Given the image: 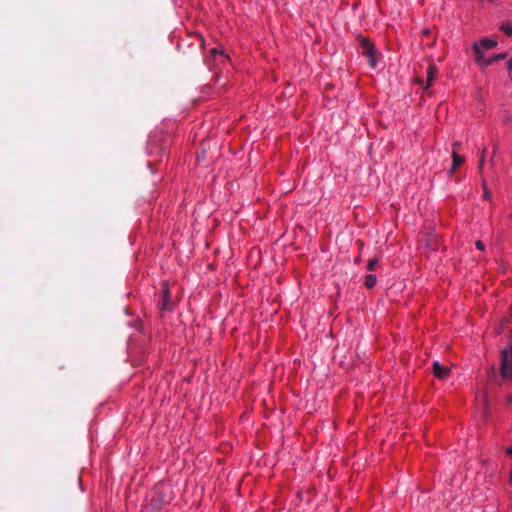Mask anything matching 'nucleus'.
<instances>
[{
	"mask_svg": "<svg viewBox=\"0 0 512 512\" xmlns=\"http://www.w3.org/2000/svg\"><path fill=\"white\" fill-rule=\"evenodd\" d=\"M479 45L483 46L485 49H490L495 47L497 45V42L493 39L483 38L480 40Z\"/></svg>",
	"mask_w": 512,
	"mask_h": 512,
	"instance_id": "nucleus-7",
	"label": "nucleus"
},
{
	"mask_svg": "<svg viewBox=\"0 0 512 512\" xmlns=\"http://www.w3.org/2000/svg\"><path fill=\"white\" fill-rule=\"evenodd\" d=\"M473 50L475 52V60H476V62L478 64L485 65V62L487 61V59H485L483 53L481 52L480 45L478 43H475L473 45Z\"/></svg>",
	"mask_w": 512,
	"mask_h": 512,
	"instance_id": "nucleus-4",
	"label": "nucleus"
},
{
	"mask_svg": "<svg viewBox=\"0 0 512 512\" xmlns=\"http://www.w3.org/2000/svg\"><path fill=\"white\" fill-rule=\"evenodd\" d=\"M495 154H496V149L493 152V155H492V158H491V162H493V158H495Z\"/></svg>",
	"mask_w": 512,
	"mask_h": 512,
	"instance_id": "nucleus-22",
	"label": "nucleus"
},
{
	"mask_svg": "<svg viewBox=\"0 0 512 512\" xmlns=\"http://www.w3.org/2000/svg\"><path fill=\"white\" fill-rule=\"evenodd\" d=\"M457 167H454V164H452V167L449 171L450 174L454 173Z\"/></svg>",
	"mask_w": 512,
	"mask_h": 512,
	"instance_id": "nucleus-19",
	"label": "nucleus"
},
{
	"mask_svg": "<svg viewBox=\"0 0 512 512\" xmlns=\"http://www.w3.org/2000/svg\"><path fill=\"white\" fill-rule=\"evenodd\" d=\"M217 55H221L224 59H226L227 57L223 55V52L222 51H218L217 48H213L210 50V56L209 57H213L215 58Z\"/></svg>",
	"mask_w": 512,
	"mask_h": 512,
	"instance_id": "nucleus-13",
	"label": "nucleus"
},
{
	"mask_svg": "<svg viewBox=\"0 0 512 512\" xmlns=\"http://www.w3.org/2000/svg\"><path fill=\"white\" fill-rule=\"evenodd\" d=\"M437 74V68L434 64H430L427 71V87H430L433 83V80Z\"/></svg>",
	"mask_w": 512,
	"mask_h": 512,
	"instance_id": "nucleus-5",
	"label": "nucleus"
},
{
	"mask_svg": "<svg viewBox=\"0 0 512 512\" xmlns=\"http://www.w3.org/2000/svg\"><path fill=\"white\" fill-rule=\"evenodd\" d=\"M484 198H485V199H490V198H491V193H490V191L485 190V192H484Z\"/></svg>",
	"mask_w": 512,
	"mask_h": 512,
	"instance_id": "nucleus-16",
	"label": "nucleus"
},
{
	"mask_svg": "<svg viewBox=\"0 0 512 512\" xmlns=\"http://www.w3.org/2000/svg\"><path fill=\"white\" fill-rule=\"evenodd\" d=\"M501 374L505 378H512V346L502 351Z\"/></svg>",
	"mask_w": 512,
	"mask_h": 512,
	"instance_id": "nucleus-1",
	"label": "nucleus"
},
{
	"mask_svg": "<svg viewBox=\"0 0 512 512\" xmlns=\"http://www.w3.org/2000/svg\"><path fill=\"white\" fill-rule=\"evenodd\" d=\"M484 160H485V158H483V157L480 158L479 165H478V168L480 171L483 169Z\"/></svg>",
	"mask_w": 512,
	"mask_h": 512,
	"instance_id": "nucleus-15",
	"label": "nucleus"
},
{
	"mask_svg": "<svg viewBox=\"0 0 512 512\" xmlns=\"http://www.w3.org/2000/svg\"><path fill=\"white\" fill-rule=\"evenodd\" d=\"M486 153H487V148L485 147V148L482 150L481 157L485 158Z\"/></svg>",
	"mask_w": 512,
	"mask_h": 512,
	"instance_id": "nucleus-18",
	"label": "nucleus"
},
{
	"mask_svg": "<svg viewBox=\"0 0 512 512\" xmlns=\"http://www.w3.org/2000/svg\"><path fill=\"white\" fill-rule=\"evenodd\" d=\"M362 52L368 58L369 65L371 68H375L377 66V59L375 56L374 46L368 41L363 39L361 42Z\"/></svg>",
	"mask_w": 512,
	"mask_h": 512,
	"instance_id": "nucleus-2",
	"label": "nucleus"
},
{
	"mask_svg": "<svg viewBox=\"0 0 512 512\" xmlns=\"http://www.w3.org/2000/svg\"><path fill=\"white\" fill-rule=\"evenodd\" d=\"M507 68L512 71V57L509 59V61L507 62Z\"/></svg>",
	"mask_w": 512,
	"mask_h": 512,
	"instance_id": "nucleus-17",
	"label": "nucleus"
},
{
	"mask_svg": "<svg viewBox=\"0 0 512 512\" xmlns=\"http://www.w3.org/2000/svg\"><path fill=\"white\" fill-rule=\"evenodd\" d=\"M376 282L377 280L375 275L369 274L365 278V286L369 289L373 288L376 285Z\"/></svg>",
	"mask_w": 512,
	"mask_h": 512,
	"instance_id": "nucleus-9",
	"label": "nucleus"
},
{
	"mask_svg": "<svg viewBox=\"0 0 512 512\" xmlns=\"http://www.w3.org/2000/svg\"><path fill=\"white\" fill-rule=\"evenodd\" d=\"M510 478H511V481H512V470H511Z\"/></svg>",
	"mask_w": 512,
	"mask_h": 512,
	"instance_id": "nucleus-24",
	"label": "nucleus"
},
{
	"mask_svg": "<svg viewBox=\"0 0 512 512\" xmlns=\"http://www.w3.org/2000/svg\"><path fill=\"white\" fill-rule=\"evenodd\" d=\"M464 162V157L458 155L455 151L452 154V164L454 167L461 165Z\"/></svg>",
	"mask_w": 512,
	"mask_h": 512,
	"instance_id": "nucleus-10",
	"label": "nucleus"
},
{
	"mask_svg": "<svg viewBox=\"0 0 512 512\" xmlns=\"http://www.w3.org/2000/svg\"><path fill=\"white\" fill-rule=\"evenodd\" d=\"M505 120H506V121H511V120H512V116H511V115H509V114H507V115L505 116Z\"/></svg>",
	"mask_w": 512,
	"mask_h": 512,
	"instance_id": "nucleus-20",
	"label": "nucleus"
},
{
	"mask_svg": "<svg viewBox=\"0 0 512 512\" xmlns=\"http://www.w3.org/2000/svg\"><path fill=\"white\" fill-rule=\"evenodd\" d=\"M507 453L512 455V447L507 449Z\"/></svg>",
	"mask_w": 512,
	"mask_h": 512,
	"instance_id": "nucleus-21",
	"label": "nucleus"
},
{
	"mask_svg": "<svg viewBox=\"0 0 512 512\" xmlns=\"http://www.w3.org/2000/svg\"><path fill=\"white\" fill-rule=\"evenodd\" d=\"M378 264V259L373 258L368 261L367 268L368 270H374L376 265Z\"/></svg>",
	"mask_w": 512,
	"mask_h": 512,
	"instance_id": "nucleus-12",
	"label": "nucleus"
},
{
	"mask_svg": "<svg viewBox=\"0 0 512 512\" xmlns=\"http://www.w3.org/2000/svg\"><path fill=\"white\" fill-rule=\"evenodd\" d=\"M500 29L507 35H512V25L509 23H504L501 25Z\"/></svg>",
	"mask_w": 512,
	"mask_h": 512,
	"instance_id": "nucleus-11",
	"label": "nucleus"
},
{
	"mask_svg": "<svg viewBox=\"0 0 512 512\" xmlns=\"http://www.w3.org/2000/svg\"><path fill=\"white\" fill-rule=\"evenodd\" d=\"M509 402H512V396L508 398Z\"/></svg>",
	"mask_w": 512,
	"mask_h": 512,
	"instance_id": "nucleus-23",
	"label": "nucleus"
},
{
	"mask_svg": "<svg viewBox=\"0 0 512 512\" xmlns=\"http://www.w3.org/2000/svg\"><path fill=\"white\" fill-rule=\"evenodd\" d=\"M169 291L167 283H163V301H162V309L169 310L170 305L168 303Z\"/></svg>",
	"mask_w": 512,
	"mask_h": 512,
	"instance_id": "nucleus-6",
	"label": "nucleus"
},
{
	"mask_svg": "<svg viewBox=\"0 0 512 512\" xmlns=\"http://www.w3.org/2000/svg\"><path fill=\"white\" fill-rule=\"evenodd\" d=\"M476 247H477L479 250H484V249H485L484 244H483L481 241H477V242H476Z\"/></svg>",
	"mask_w": 512,
	"mask_h": 512,
	"instance_id": "nucleus-14",
	"label": "nucleus"
},
{
	"mask_svg": "<svg viewBox=\"0 0 512 512\" xmlns=\"http://www.w3.org/2000/svg\"><path fill=\"white\" fill-rule=\"evenodd\" d=\"M433 373L439 379H446L449 375V368L435 361L433 363Z\"/></svg>",
	"mask_w": 512,
	"mask_h": 512,
	"instance_id": "nucleus-3",
	"label": "nucleus"
},
{
	"mask_svg": "<svg viewBox=\"0 0 512 512\" xmlns=\"http://www.w3.org/2000/svg\"><path fill=\"white\" fill-rule=\"evenodd\" d=\"M506 56H507L506 53H500V54L494 55L493 57L487 59V61L485 62V66H489V65L493 64L494 62L502 60V59L506 58Z\"/></svg>",
	"mask_w": 512,
	"mask_h": 512,
	"instance_id": "nucleus-8",
	"label": "nucleus"
}]
</instances>
